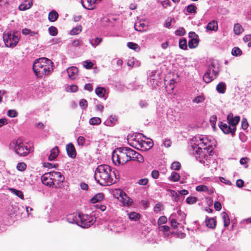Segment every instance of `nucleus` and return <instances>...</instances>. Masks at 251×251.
<instances>
[{
    "mask_svg": "<svg viewBox=\"0 0 251 251\" xmlns=\"http://www.w3.org/2000/svg\"><path fill=\"white\" fill-rule=\"evenodd\" d=\"M116 171L107 165H100L97 167L95 173V178L97 182L102 186L111 185L116 182Z\"/></svg>",
    "mask_w": 251,
    "mask_h": 251,
    "instance_id": "1",
    "label": "nucleus"
},
{
    "mask_svg": "<svg viewBox=\"0 0 251 251\" xmlns=\"http://www.w3.org/2000/svg\"><path fill=\"white\" fill-rule=\"evenodd\" d=\"M53 62L47 58L36 59L33 65V70L38 77L49 75L53 71Z\"/></svg>",
    "mask_w": 251,
    "mask_h": 251,
    "instance_id": "2",
    "label": "nucleus"
},
{
    "mask_svg": "<svg viewBox=\"0 0 251 251\" xmlns=\"http://www.w3.org/2000/svg\"><path fill=\"white\" fill-rule=\"evenodd\" d=\"M127 147H121L115 150L112 154V160L115 165H123L129 161Z\"/></svg>",
    "mask_w": 251,
    "mask_h": 251,
    "instance_id": "3",
    "label": "nucleus"
},
{
    "mask_svg": "<svg viewBox=\"0 0 251 251\" xmlns=\"http://www.w3.org/2000/svg\"><path fill=\"white\" fill-rule=\"evenodd\" d=\"M10 146L18 155L21 156H25L28 155L30 152V149L26 143H24L21 138L17 140H13L10 143Z\"/></svg>",
    "mask_w": 251,
    "mask_h": 251,
    "instance_id": "4",
    "label": "nucleus"
},
{
    "mask_svg": "<svg viewBox=\"0 0 251 251\" xmlns=\"http://www.w3.org/2000/svg\"><path fill=\"white\" fill-rule=\"evenodd\" d=\"M3 39L6 46L10 48L15 47L19 41L17 32L13 33L9 31L7 33L4 32L3 33Z\"/></svg>",
    "mask_w": 251,
    "mask_h": 251,
    "instance_id": "5",
    "label": "nucleus"
},
{
    "mask_svg": "<svg viewBox=\"0 0 251 251\" xmlns=\"http://www.w3.org/2000/svg\"><path fill=\"white\" fill-rule=\"evenodd\" d=\"M208 140L201 138V137H196L194 140V145L198 147L196 150L197 154L199 155L200 158H205V150L206 145L208 143Z\"/></svg>",
    "mask_w": 251,
    "mask_h": 251,
    "instance_id": "6",
    "label": "nucleus"
},
{
    "mask_svg": "<svg viewBox=\"0 0 251 251\" xmlns=\"http://www.w3.org/2000/svg\"><path fill=\"white\" fill-rule=\"evenodd\" d=\"M79 223L78 225L83 228H88L96 222L95 217L87 214H79Z\"/></svg>",
    "mask_w": 251,
    "mask_h": 251,
    "instance_id": "7",
    "label": "nucleus"
},
{
    "mask_svg": "<svg viewBox=\"0 0 251 251\" xmlns=\"http://www.w3.org/2000/svg\"><path fill=\"white\" fill-rule=\"evenodd\" d=\"M51 180L54 185L55 182H63L64 180V177L62 176L59 172H50L44 174V179H45L47 178Z\"/></svg>",
    "mask_w": 251,
    "mask_h": 251,
    "instance_id": "8",
    "label": "nucleus"
},
{
    "mask_svg": "<svg viewBox=\"0 0 251 251\" xmlns=\"http://www.w3.org/2000/svg\"><path fill=\"white\" fill-rule=\"evenodd\" d=\"M219 126L225 134L231 133V135H233L236 130V127L231 128L230 126H227L226 124L222 122H220Z\"/></svg>",
    "mask_w": 251,
    "mask_h": 251,
    "instance_id": "9",
    "label": "nucleus"
},
{
    "mask_svg": "<svg viewBox=\"0 0 251 251\" xmlns=\"http://www.w3.org/2000/svg\"><path fill=\"white\" fill-rule=\"evenodd\" d=\"M100 1L101 0H81V2L85 8L88 10H93L96 7V3Z\"/></svg>",
    "mask_w": 251,
    "mask_h": 251,
    "instance_id": "10",
    "label": "nucleus"
},
{
    "mask_svg": "<svg viewBox=\"0 0 251 251\" xmlns=\"http://www.w3.org/2000/svg\"><path fill=\"white\" fill-rule=\"evenodd\" d=\"M227 120L229 125L233 127H236V125H238L240 121V118L238 116L233 117V114L229 113L227 115Z\"/></svg>",
    "mask_w": 251,
    "mask_h": 251,
    "instance_id": "11",
    "label": "nucleus"
},
{
    "mask_svg": "<svg viewBox=\"0 0 251 251\" xmlns=\"http://www.w3.org/2000/svg\"><path fill=\"white\" fill-rule=\"evenodd\" d=\"M141 146L140 149L143 151H147L152 148L153 143L151 140L145 141L141 140Z\"/></svg>",
    "mask_w": 251,
    "mask_h": 251,
    "instance_id": "12",
    "label": "nucleus"
},
{
    "mask_svg": "<svg viewBox=\"0 0 251 251\" xmlns=\"http://www.w3.org/2000/svg\"><path fill=\"white\" fill-rule=\"evenodd\" d=\"M68 155L71 158H75L76 155V151L74 145L70 143L67 145L66 147Z\"/></svg>",
    "mask_w": 251,
    "mask_h": 251,
    "instance_id": "13",
    "label": "nucleus"
},
{
    "mask_svg": "<svg viewBox=\"0 0 251 251\" xmlns=\"http://www.w3.org/2000/svg\"><path fill=\"white\" fill-rule=\"evenodd\" d=\"M128 141L129 142V145L131 146H132L137 149H138V150L140 149V147L141 146V145H140L141 144V140L137 138V137L136 136H135V138H133V137H131L130 138L128 139Z\"/></svg>",
    "mask_w": 251,
    "mask_h": 251,
    "instance_id": "14",
    "label": "nucleus"
},
{
    "mask_svg": "<svg viewBox=\"0 0 251 251\" xmlns=\"http://www.w3.org/2000/svg\"><path fill=\"white\" fill-rule=\"evenodd\" d=\"M67 73L69 77L72 79H75L77 76L78 72V69L75 67H71L67 69Z\"/></svg>",
    "mask_w": 251,
    "mask_h": 251,
    "instance_id": "15",
    "label": "nucleus"
},
{
    "mask_svg": "<svg viewBox=\"0 0 251 251\" xmlns=\"http://www.w3.org/2000/svg\"><path fill=\"white\" fill-rule=\"evenodd\" d=\"M134 28L137 31L142 32L147 30V26L144 21H140L136 22L134 25Z\"/></svg>",
    "mask_w": 251,
    "mask_h": 251,
    "instance_id": "16",
    "label": "nucleus"
},
{
    "mask_svg": "<svg viewBox=\"0 0 251 251\" xmlns=\"http://www.w3.org/2000/svg\"><path fill=\"white\" fill-rule=\"evenodd\" d=\"M50 153L48 157V159L50 161L54 160L58 155L59 153V150L57 146H55L50 150Z\"/></svg>",
    "mask_w": 251,
    "mask_h": 251,
    "instance_id": "17",
    "label": "nucleus"
},
{
    "mask_svg": "<svg viewBox=\"0 0 251 251\" xmlns=\"http://www.w3.org/2000/svg\"><path fill=\"white\" fill-rule=\"evenodd\" d=\"M32 4V0H25L23 3L20 4L19 8L21 11H24L29 9Z\"/></svg>",
    "mask_w": 251,
    "mask_h": 251,
    "instance_id": "18",
    "label": "nucleus"
},
{
    "mask_svg": "<svg viewBox=\"0 0 251 251\" xmlns=\"http://www.w3.org/2000/svg\"><path fill=\"white\" fill-rule=\"evenodd\" d=\"M207 71L211 73L215 76V78L217 77L219 75V70L218 67H216L214 63L212 62L209 66Z\"/></svg>",
    "mask_w": 251,
    "mask_h": 251,
    "instance_id": "19",
    "label": "nucleus"
},
{
    "mask_svg": "<svg viewBox=\"0 0 251 251\" xmlns=\"http://www.w3.org/2000/svg\"><path fill=\"white\" fill-rule=\"evenodd\" d=\"M226 89V86L225 82H220L216 86V89L217 92L221 94H224Z\"/></svg>",
    "mask_w": 251,
    "mask_h": 251,
    "instance_id": "20",
    "label": "nucleus"
},
{
    "mask_svg": "<svg viewBox=\"0 0 251 251\" xmlns=\"http://www.w3.org/2000/svg\"><path fill=\"white\" fill-rule=\"evenodd\" d=\"M58 17V14L55 10L50 11L48 15V19L50 22H53L56 21Z\"/></svg>",
    "mask_w": 251,
    "mask_h": 251,
    "instance_id": "21",
    "label": "nucleus"
},
{
    "mask_svg": "<svg viewBox=\"0 0 251 251\" xmlns=\"http://www.w3.org/2000/svg\"><path fill=\"white\" fill-rule=\"evenodd\" d=\"M206 226L211 228H214L215 227L216 225V220L214 218H209L205 220Z\"/></svg>",
    "mask_w": 251,
    "mask_h": 251,
    "instance_id": "22",
    "label": "nucleus"
},
{
    "mask_svg": "<svg viewBox=\"0 0 251 251\" xmlns=\"http://www.w3.org/2000/svg\"><path fill=\"white\" fill-rule=\"evenodd\" d=\"M131 160L136 161L140 163H142L144 161V159L143 156L139 153L134 151V153Z\"/></svg>",
    "mask_w": 251,
    "mask_h": 251,
    "instance_id": "23",
    "label": "nucleus"
},
{
    "mask_svg": "<svg viewBox=\"0 0 251 251\" xmlns=\"http://www.w3.org/2000/svg\"><path fill=\"white\" fill-rule=\"evenodd\" d=\"M221 216L224 222V226L227 227L230 224V219L228 215L226 212H223L221 213Z\"/></svg>",
    "mask_w": 251,
    "mask_h": 251,
    "instance_id": "24",
    "label": "nucleus"
},
{
    "mask_svg": "<svg viewBox=\"0 0 251 251\" xmlns=\"http://www.w3.org/2000/svg\"><path fill=\"white\" fill-rule=\"evenodd\" d=\"M207 30L217 31L218 30V24L216 21H213L209 22L206 27Z\"/></svg>",
    "mask_w": 251,
    "mask_h": 251,
    "instance_id": "25",
    "label": "nucleus"
},
{
    "mask_svg": "<svg viewBox=\"0 0 251 251\" xmlns=\"http://www.w3.org/2000/svg\"><path fill=\"white\" fill-rule=\"evenodd\" d=\"M176 82L174 79H171L169 84H166V89L169 93H171L176 86Z\"/></svg>",
    "mask_w": 251,
    "mask_h": 251,
    "instance_id": "26",
    "label": "nucleus"
},
{
    "mask_svg": "<svg viewBox=\"0 0 251 251\" xmlns=\"http://www.w3.org/2000/svg\"><path fill=\"white\" fill-rule=\"evenodd\" d=\"M103 198V194L100 193L96 194L93 198H92L91 200V201L93 203H95L102 200Z\"/></svg>",
    "mask_w": 251,
    "mask_h": 251,
    "instance_id": "27",
    "label": "nucleus"
},
{
    "mask_svg": "<svg viewBox=\"0 0 251 251\" xmlns=\"http://www.w3.org/2000/svg\"><path fill=\"white\" fill-rule=\"evenodd\" d=\"M78 217L77 218L74 214H70L67 216V221L70 223H76L78 225V224L79 223V221H78Z\"/></svg>",
    "mask_w": 251,
    "mask_h": 251,
    "instance_id": "28",
    "label": "nucleus"
},
{
    "mask_svg": "<svg viewBox=\"0 0 251 251\" xmlns=\"http://www.w3.org/2000/svg\"><path fill=\"white\" fill-rule=\"evenodd\" d=\"M114 195L117 196V199H119V198H120L121 199H123V198L125 199H127V195L121 189L116 190Z\"/></svg>",
    "mask_w": 251,
    "mask_h": 251,
    "instance_id": "29",
    "label": "nucleus"
},
{
    "mask_svg": "<svg viewBox=\"0 0 251 251\" xmlns=\"http://www.w3.org/2000/svg\"><path fill=\"white\" fill-rule=\"evenodd\" d=\"M199 43V41L197 38H193L189 41L188 46L190 49H194L198 46Z\"/></svg>",
    "mask_w": 251,
    "mask_h": 251,
    "instance_id": "30",
    "label": "nucleus"
},
{
    "mask_svg": "<svg viewBox=\"0 0 251 251\" xmlns=\"http://www.w3.org/2000/svg\"><path fill=\"white\" fill-rule=\"evenodd\" d=\"M105 89L104 87H98L95 89V93L99 97L103 98L105 95Z\"/></svg>",
    "mask_w": 251,
    "mask_h": 251,
    "instance_id": "31",
    "label": "nucleus"
},
{
    "mask_svg": "<svg viewBox=\"0 0 251 251\" xmlns=\"http://www.w3.org/2000/svg\"><path fill=\"white\" fill-rule=\"evenodd\" d=\"M211 73L208 71H207L204 74L203 77V79L205 83H209L214 79L213 76L211 75Z\"/></svg>",
    "mask_w": 251,
    "mask_h": 251,
    "instance_id": "32",
    "label": "nucleus"
},
{
    "mask_svg": "<svg viewBox=\"0 0 251 251\" xmlns=\"http://www.w3.org/2000/svg\"><path fill=\"white\" fill-rule=\"evenodd\" d=\"M233 31L235 34L239 35L243 32L244 29L239 24H236L234 26Z\"/></svg>",
    "mask_w": 251,
    "mask_h": 251,
    "instance_id": "33",
    "label": "nucleus"
},
{
    "mask_svg": "<svg viewBox=\"0 0 251 251\" xmlns=\"http://www.w3.org/2000/svg\"><path fill=\"white\" fill-rule=\"evenodd\" d=\"M180 176L178 173L173 172L169 176V179L174 182H177L180 179Z\"/></svg>",
    "mask_w": 251,
    "mask_h": 251,
    "instance_id": "34",
    "label": "nucleus"
},
{
    "mask_svg": "<svg viewBox=\"0 0 251 251\" xmlns=\"http://www.w3.org/2000/svg\"><path fill=\"white\" fill-rule=\"evenodd\" d=\"M10 190L21 199L23 200L24 199V194L21 191L15 189L14 188H10Z\"/></svg>",
    "mask_w": 251,
    "mask_h": 251,
    "instance_id": "35",
    "label": "nucleus"
},
{
    "mask_svg": "<svg viewBox=\"0 0 251 251\" xmlns=\"http://www.w3.org/2000/svg\"><path fill=\"white\" fill-rule=\"evenodd\" d=\"M127 46L130 49L133 50H140V48L139 46L135 43L133 42H128L127 44Z\"/></svg>",
    "mask_w": 251,
    "mask_h": 251,
    "instance_id": "36",
    "label": "nucleus"
},
{
    "mask_svg": "<svg viewBox=\"0 0 251 251\" xmlns=\"http://www.w3.org/2000/svg\"><path fill=\"white\" fill-rule=\"evenodd\" d=\"M89 123L92 125H98L101 123V120L99 117H93L90 119Z\"/></svg>",
    "mask_w": 251,
    "mask_h": 251,
    "instance_id": "37",
    "label": "nucleus"
},
{
    "mask_svg": "<svg viewBox=\"0 0 251 251\" xmlns=\"http://www.w3.org/2000/svg\"><path fill=\"white\" fill-rule=\"evenodd\" d=\"M82 31V26L81 25H78L72 29L70 31L71 35H77L79 34Z\"/></svg>",
    "mask_w": 251,
    "mask_h": 251,
    "instance_id": "38",
    "label": "nucleus"
},
{
    "mask_svg": "<svg viewBox=\"0 0 251 251\" xmlns=\"http://www.w3.org/2000/svg\"><path fill=\"white\" fill-rule=\"evenodd\" d=\"M44 175H43L41 177L42 181L44 184L49 186H52L53 185V182L51 180H50L48 178H47L46 179L45 178V179H44Z\"/></svg>",
    "mask_w": 251,
    "mask_h": 251,
    "instance_id": "39",
    "label": "nucleus"
},
{
    "mask_svg": "<svg viewBox=\"0 0 251 251\" xmlns=\"http://www.w3.org/2000/svg\"><path fill=\"white\" fill-rule=\"evenodd\" d=\"M128 217L131 220L136 221L140 218V215L136 212H130L128 214Z\"/></svg>",
    "mask_w": 251,
    "mask_h": 251,
    "instance_id": "40",
    "label": "nucleus"
},
{
    "mask_svg": "<svg viewBox=\"0 0 251 251\" xmlns=\"http://www.w3.org/2000/svg\"><path fill=\"white\" fill-rule=\"evenodd\" d=\"M198 201L197 198L195 197H189L186 199V202L188 204L195 203Z\"/></svg>",
    "mask_w": 251,
    "mask_h": 251,
    "instance_id": "41",
    "label": "nucleus"
},
{
    "mask_svg": "<svg viewBox=\"0 0 251 251\" xmlns=\"http://www.w3.org/2000/svg\"><path fill=\"white\" fill-rule=\"evenodd\" d=\"M170 192L173 201H177L179 197L178 194L175 190H170Z\"/></svg>",
    "mask_w": 251,
    "mask_h": 251,
    "instance_id": "42",
    "label": "nucleus"
},
{
    "mask_svg": "<svg viewBox=\"0 0 251 251\" xmlns=\"http://www.w3.org/2000/svg\"><path fill=\"white\" fill-rule=\"evenodd\" d=\"M179 48L182 50H186L187 48V42L186 39H180L179 42Z\"/></svg>",
    "mask_w": 251,
    "mask_h": 251,
    "instance_id": "43",
    "label": "nucleus"
},
{
    "mask_svg": "<svg viewBox=\"0 0 251 251\" xmlns=\"http://www.w3.org/2000/svg\"><path fill=\"white\" fill-rule=\"evenodd\" d=\"M181 168V164L178 161L174 162L171 165V169L174 170L178 171Z\"/></svg>",
    "mask_w": 251,
    "mask_h": 251,
    "instance_id": "44",
    "label": "nucleus"
},
{
    "mask_svg": "<svg viewBox=\"0 0 251 251\" xmlns=\"http://www.w3.org/2000/svg\"><path fill=\"white\" fill-rule=\"evenodd\" d=\"M196 190L198 192H207L208 190V187L206 185H201L197 186Z\"/></svg>",
    "mask_w": 251,
    "mask_h": 251,
    "instance_id": "45",
    "label": "nucleus"
},
{
    "mask_svg": "<svg viewBox=\"0 0 251 251\" xmlns=\"http://www.w3.org/2000/svg\"><path fill=\"white\" fill-rule=\"evenodd\" d=\"M231 53L234 56L240 55L242 54V50L238 47H234L232 50Z\"/></svg>",
    "mask_w": 251,
    "mask_h": 251,
    "instance_id": "46",
    "label": "nucleus"
},
{
    "mask_svg": "<svg viewBox=\"0 0 251 251\" xmlns=\"http://www.w3.org/2000/svg\"><path fill=\"white\" fill-rule=\"evenodd\" d=\"M26 165L24 162L18 163L17 165V169L20 171H24L26 169Z\"/></svg>",
    "mask_w": 251,
    "mask_h": 251,
    "instance_id": "47",
    "label": "nucleus"
},
{
    "mask_svg": "<svg viewBox=\"0 0 251 251\" xmlns=\"http://www.w3.org/2000/svg\"><path fill=\"white\" fill-rule=\"evenodd\" d=\"M175 34L177 36H181L184 35L186 32L183 27H180L176 31Z\"/></svg>",
    "mask_w": 251,
    "mask_h": 251,
    "instance_id": "48",
    "label": "nucleus"
},
{
    "mask_svg": "<svg viewBox=\"0 0 251 251\" xmlns=\"http://www.w3.org/2000/svg\"><path fill=\"white\" fill-rule=\"evenodd\" d=\"M120 201L123 202V204L125 205H127L128 206L131 205L133 201L129 199L128 197L127 196V199H125L123 198L122 199H120Z\"/></svg>",
    "mask_w": 251,
    "mask_h": 251,
    "instance_id": "49",
    "label": "nucleus"
},
{
    "mask_svg": "<svg viewBox=\"0 0 251 251\" xmlns=\"http://www.w3.org/2000/svg\"><path fill=\"white\" fill-rule=\"evenodd\" d=\"M49 31L52 36H56L58 33L57 28L53 26H51L49 28Z\"/></svg>",
    "mask_w": 251,
    "mask_h": 251,
    "instance_id": "50",
    "label": "nucleus"
},
{
    "mask_svg": "<svg viewBox=\"0 0 251 251\" xmlns=\"http://www.w3.org/2000/svg\"><path fill=\"white\" fill-rule=\"evenodd\" d=\"M18 115V112L13 109L9 110L7 112V115L11 118L16 117Z\"/></svg>",
    "mask_w": 251,
    "mask_h": 251,
    "instance_id": "51",
    "label": "nucleus"
},
{
    "mask_svg": "<svg viewBox=\"0 0 251 251\" xmlns=\"http://www.w3.org/2000/svg\"><path fill=\"white\" fill-rule=\"evenodd\" d=\"M197 7L194 5H190L187 7V11L190 13H195L196 12Z\"/></svg>",
    "mask_w": 251,
    "mask_h": 251,
    "instance_id": "52",
    "label": "nucleus"
},
{
    "mask_svg": "<svg viewBox=\"0 0 251 251\" xmlns=\"http://www.w3.org/2000/svg\"><path fill=\"white\" fill-rule=\"evenodd\" d=\"M117 121V119L115 116H110L109 117L108 123H110V124H108L109 126H112L115 125L116 122Z\"/></svg>",
    "mask_w": 251,
    "mask_h": 251,
    "instance_id": "53",
    "label": "nucleus"
},
{
    "mask_svg": "<svg viewBox=\"0 0 251 251\" xmlns=\"http://www.w3.org/2000/svg\"><path fill=\"white\" fill-rule=\"evenodd\" d=\"M139 107L142 109H146L148 107V103L145 100H141L139 103Z\"/></svg>",
    "mask_w": 251,
    "mask_h": 251,
    "instance_id": "54",
    "label": "nucleus"
},
{
    "mask_svg": "<svg viewBox=\"0 0 251 251\" xmlns=\"http://www.w3.org/2000/svg\"><path fill=\"white\" fill-rule=\"evenodd\" d=\"M243 40L246 43L248 42V47H251V35H246L243 38Z\"/></svg>",
    "mask_w": 251,
    "mask_h": 251,
    "instance_id": "55",
    "label": "nucleus"
},
{
    "mask_svg": "<svg viewBox=\"0 0 251 251\" xmlns=\"http://www.w3.org/2000/svg\"><path fill=\"white\" fill-rule=\"evenodd\" d=\"M204 100V98L201 96H199L195 98L193 100V102L196 103H199L203 102Z\"/></svg>",
    "mask_w": 251,
    "mask_h": 251,
    "instance_id": "56",
    "label": "nucleus"
},
{
    "mask_svg": "<svg viewBox=\"0 0 251 251\" xmlns=\"http://www.w3.org/2000/svg\"><path fill=\"white\" fill-rule=\"evenodd\" d=\"M241 126L243 129H246L248 127V122L246 118L242 119L241 121Z\"/></svg>",
    "mask_w": 251,
    "mask_h": 251,
    "instance_id": "57",
    "label": "nucleus"
},
{
    "mask_svg": "<svg viewBox=\"0 0 251 251\" xmlns=\"http://www.w3.org/2000/svg\"><path fill=\"white\" fill-rule=\"evenodd\" d=\"M167 221V219L165 216H161L157 222L158 225H161L163 224H165Z\"/></svg>",
    "mask_w": 251,
    "mask_h": 251,
    "instance_id": "58",
    "label": "nucleus"
},
{
    "mask_svg": "<svg viewBox=\"0 0 251 251\" xmlns=\"http://www.w3.org/2000/svg\"><path fill=\"white\" fill-rule=\"evenodd\" d=\"M127 154H128V157L129 158V161L131 160L132 158V156H133L134 153V150L127 147Z\"/></svg>",
    "mask_w": 251,
    "mask_h": 251,
    "instance_id": "59",
    "label": "nucleus"
},
{
    "mask_svg": "<svg viewBox=\"0 0 251 251\" xmlns=\"http://www.w3.org/2000/svg\"><path fill=\"white\" fill-rule=\"evenodd\" d=\"M67 91L71 92H75L77 91L78 87L76 85H73L68 86L67 88Z\"/></svg>",
    "mask_w": 251,
    "mask_h": 251,
    "instance_id": "60",
    "label": "nucleus"
},
{
    "mask_svg": "<svg viewBox=\"0 0 251 251\" xmlns=\"http://www.w3.org/2000/svg\"><path fill=\"white\" fill-rule=\"evenodd\" d=\"M77 143L79 146H83L85 143V139L83 136H79L77 140Z\"/></svg>",
    "mask_w": 251,
    "mask_h": 251,
    "instance_id": "61",
    "label": "nucleus"
},
{
    "mask_svg": "<svg viewBox=\"0 0 251 251\" xmlns=\"http://www.w3.org/2000/svg\"><path fill=\"white\" fill-rule=\"evenodd\" d=\"M102 38L97 37L95 39V43L94 44L91 43V44L92 45V46L94 47H96V46L99 45L100 44V43L102 42Z\"/></svg>",
    "mask_w": 251,
    "mask_h": 251,
    "instance_id": "62",
    "label": "nucleus"
},
{
    "mask_svg": "<svg viewBox=\"0 0 251 251\" xmlns=\"http://www.w3.org/2000/svg\"><path fill=\"white\" fill-rule=\"evenodd\" d=\"M84 63L85 64L84 65V67L87 69H90L92 68L94 65L92 62L88 61V60L85 61Z\"/></svg>",
    "mask_w": 251,
    "mask_h": 251,
    "instance_id": "63",
    "label": "nucleus"
},
{
    "mask_svg": "<svg viewBox=\"0 0 251 251\" xmlns=\"http://www.w3.org/2000/svg\"><path fill=\"white\" fill-rule=\"evenodd\" d=\"M170 222L171 226L173 228L175 229L178 227L179 223L175 219H172L170 220Z\"/></svg>",
    "mask_w": 251,
    "mask_h": 251,
    "instance_id": "64",
    "label": "nucleus"
}]
</instances>
